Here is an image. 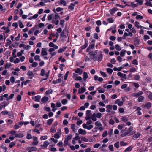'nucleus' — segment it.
<instances>
[{
    "instance_id": "1",
    "label": "nucleus",
    "mask_w": 152,
    "mask_h": 152,
    "mask_svg": "<svg viewBox=\"0 0 152 152\" xmlns=\"http://www.w3.org/2000/svg\"><path fill=\"white\" fill-rule=\"evenodd\" d=\"M98 50H95L94 51H91L89 52V54L92 57V58L94 59L95 61H100L103 58V55L101 51H99L97 53Z\"/></svg>"
},
{
    "instance_id": "2",
    "label": "nucleus",
    "mask_w": 152,
    "mask_h": 152,
    "mask_svg": "<svg viewBox=\"0 0 152 152\" xmlns=\"http://www.w3.org/2000/svg\"><path fill=\"white\" fill-rule=\"evenodd\" d=\"M95 125L97 126V127H95V128L96 129H97L99 130L102 131L104 129L103 127H102V124L101 123L98 121H97L95 123Z\"/></svg>"
},
{
    "instance_id": "3",
    "label": "nucleus",
    "mask_w": 152,
    "mask_h": 152,
    "mask_svg": "<svg viewBox=\"0 0 152 152\" xmlns=\"http://www.w3.org/2000/svg\"><path fill=\"white\" fill-rule=\"evenodd\" d=\"M122 100H121L120 99H118L116 100L115 102V104H117L119 106H121L123 104L124 101V97L122 98Z\"/></svg>"
},
{
    "instance_id": "4",
    "label": "nucleus",
    "mask_w": 152,
    "mask_h": 152,
    "mask_svg": "<svg viewBox=\"0 0 152 152\" xmlns=\"http://www.w3.org/2000/svg\"><path fill=\"white\" fill-rule=\"evenodd\" d=\"M85 43L83 45H82L80 47V49L81 50L85 49L86 48L88 45V40L86 38H85L84 39Z\"/></svg>"
},
{
    "instance_id": "5",
    "label": "nucleus",
    "mask_w": 152,
    "mask_h": 152,
    "mask_svg": "<svg viewBox=\"0 0 152 152\" xmlns=\"http://www.w3.org/2000/svg\"><path fill=\"white\" fill-rule=\"evenodd\" d=\"M143 94V92L142 91H140L137 93H132L131 95L133 97H139L141 96Z\"/></svg>"
},
{
    "instance_id": "6",
    "label": "nucleus",
    "mask_w": 152,
    "mask_h": 152,
    "mask_svg": "<svg viewBox=\"0 0 152 152\" xmlns=\"http://www.w3.org/2000/svg\"><path fill=\"white\" fill-rule=\"evenodd\" d=\"M57 128V124L55 123L52 126L50 129L51 132H56Z\"/></svg>"
},
{
    "instance_id": "7",
    "label": "nucleus",
    "mask_w": 152,
    "mask_h": 152,
    "mask_svg": "<svg viewBox=\"0 0 152 152\" xmlns=\"http://www.w3.org/2000/svg\"><path fill=\"white\" fill-rule=\"evenodd\" d=\"M133 129V127L131 126L126 132L128 134V136L132 135L133 134V133L132 132H131Z\"/></svg>"
},
{
    "instance_id": "8",
    "label": "nucleus",
    "mask_w": 152,
    "mask_h": 152,
    "mask_svg": "<svg viewBox=\"0 0 152 152\" xmlns=\"http://www.w3.org/2000/svg\"><path fill=\"white\" fill-rule=\"evenodd\" d=\"M118 10V9L116 7H114L113 8L110 9L109 10V11L111 15H113L116 11H117Z\"/></svg>"
},
{
    "instance_id": "9",
    "label": "nucleus",
    "mask_w": 152,
    "mask_h": 152,
    "mask_svg": "<svg viewBox=\"0 0 152 152\" xmlns=\"http://www.w3.org/2000/svg\"><path fill=\"white\" fill-rule=\"evenodd\" d=\"M135 26L137 28H141L144 29H149V28H146V27L142 26L141 25H139V22L136 21L135 22Z\"/></svg>"
},
{
    "instance_id": "10",
    "label": "nucleus",
    "mask_w": 152,
    "mask_h": 152,
    "mask_svg": "<svg viewBox=\"0 0 152 152\" xmlns=\"http://www.w3.org/2000/svg\"><path fill=\"white\" fill-rule=\"evenodd\" d=\"M37 25H35L33 27L31 28V29L28 31V34H32L36 28H37Z\"/></svg>"
},
{
    "instance_id": "11",
    "label": "nucleus",
    "mask_w": 152,
    "mask_h": 152,
    "mask_svg": "<svg viewBox=\"0 0 152 152\" xmlns=\"http://www.w3.org/2000/svg\"><path fill=\"white\" fill-rule=\"evenodd\" d=\"M78 133L84 135L86 134V132L85 130H83L81 128H80L78 131Z\"/></svg>"
},
{
    "instance_id": "12",
    "label": "nucleus",
    "mask_w": 152,
    "mask_h": 152,
    "mask_svg": "<svg viewBox=\"0 0 152 152\" xmlns=\"http://www.w3.org/2000/svg\"><path fill=\"white\" fill-rule=\"evenodd\" d=\"M113 107V106L112 105L109 104L106 106V108L107 110L106 112L107 113H109L110 112L111 110H112Z\"/></svg>"
},
{
    "instance_id": "13",
    "label": "nucleus",
    "mask_w": 152,
    "mask_h": 152,
    "mask_svg": "<svg viewBox=\"0 0 152 152\" xmlns=\"http://www.w3.org/2000/svg\"><path fill=\"white\" fill-rule=\"evenodd\" d=\"M86 89L85 87H82L78 91L79 94H82L86 91Z\"/></svg>"
},
{
    "instance_id": "14",
    "label": "nucleus",
    "mask_w": 152,
    "mask_h": 152,
    "mask_svg": "<svg viewBox=\"0 0 152 152\" xmlns=\"http://www.w3.org/2000/svg\"><path fill=\"white\" fill-rule=\"evenodd\" d=\"M117 75L118 76L121 77L124 79H126V75L125 74H123L121 72H119L117 73Z\"/></svg>"
},
{
    "instance_id": "15",
    "label": "nucleus",
    "mask_w": 152,
    "mask_h": 152,
    "mask_svg": "<svg viewBox=\"0 0 152 152\" xmlns=\"http://www.w3.org/2000/svg\"><path fill=\"white\" fill-rule=\"evenodd\" d=\"M95 40L94 39L92 40L90 42V43L89 46L92 49H93L95 46Z\"/></svg>"
},
{
    "instance_id": "16",
    "label": "nucleus",
    "mask_w": 152,
    "mask_h": 152,
    "mask_svg": "<svg viewBox=\"0 0 152 152\" xmlns=\"http://www.w3.org/2000/svg\"><path fill=\"white\" fill-rule=\"evenodd\" d=\"M58 4L59 5H63V6H66V3L65 0H60L58 2Z\"/></svg>"
},
{
    "instance_id": "17",
    "label": "nucleus",
    "mask_w": 152,
    "mask_h": 152,
    "mask_svg": "<svg viewBox=\"0 0 152 152\" xmlns=\"http://www.w3.org/2000/svg\"><path fill=\"white\" fill-rule=\"evenodd\" d=\"M75 124H73L71 125V128L72 130V131L74 132H76L77 130V128H75Z\"/></svg>"
},
{
    "instance_id": "18",
    "label": "nucleus",
    "mask_w": 152,
    "mask_h": 152,
    "mask_svg": "<svg viewBox=\"0 0 152 152\" xmlns=\"http://www.w3.org/2000/svg\"><path fill=\"white\" fill-rule=\"evenodd\" d=\"M67 47L66 46H64L62 48H60L58 50V53H61L64 52L65 50L66 49Z\"/></svg>"
},
{
    "instance_id": "19",
    "label": "nucleus",
    "mask_w": 152,
    "mask_h": 152,
    "mask_svg": "<svg viewBox=\"0 0 152 152\" xmlns=\"http://www.w3.org/2000/svg\"><path fill=\"white\" fill-rule=\"evenodd\" d=\"M126 5L128 6H132V8H134L137 7L138 6V4H134V2H132L130 5L128 4H126Z\"/></svg>"
},
{
    "instance_id": "20",
    "label": "nucleus",
    "mask_w": 152,
    "mask_h": 152,
    "mask_svg": "<svg viewBox=\"0 0 152 152\" xmlns=\"http://www.w3.org/2000/svg\"><path fill=\"white\" fill-rule=\"evenodd\" d=\"M41 53L43 56L46 55L48 53L45 48H43L42 49Z\"/></svg>"
},
{
    "instance_id": "21",
    "label": "nucleus",
    "mask_w": 152,
    "mask_h": 152,
    "mask_svg": "<svg viewBox=\"0 0 152 152\" xmlns=\"http://www.w3.org/2000/svg\"><path fill=\"white\" fill-rule=\"evenodd\" d=\"M49 98L46 96H44L41 99V102L43 103H45L48 100Z\"/></svg>"
},
{
    "instance_id": "22",
    "label": "nucleus",
    "mask_w": 152,
    "mask_h": 152,
    "mask_svg": "<svg viewBox=\"0 0 152 152\" xmlns=\"http://www.w3.org/2000/svg\"><path fill=\"white\" fill-rule=\"evenodd\" d=\"M83 77L84 80L85 81H86V79L88 77V74L87 72H83Z\"/></svg>"
},
{
    "instance_id": "23",
    "label": "nucleus",
    "mask_w": 152,
    "mask_h": 152,
    "mask_svg": "<svg viewBox=\"0 0 152 152\" xmlns=\"http://www.w3.org/2000/svg\"><path fill=\"white\" fill-rule=\"evenodd\" d=\"M140 135L141 134L140 133H138L133 136L132 137V139L134 140H135L137 139L138 137H139L140 136Z\"/></svg>"
},
{
    "instance_id": "24",
    "label": "nucleus",
    "mask_w": 152,
    "mask_h": 152,
    "mask_svg": "<svg viewBox=\"0 0 152 152\" xmlns=\"http://www.w3.org/2000/svg\"><path fill=\"white\" fill-rule=\"evenodd\" d=\"M140 44V40L137 37L134 39V45L136 46L137 45H139Z\"/></svg>"
},
{
    "instance_id": "25",
    "label": "nucleus",
    "mask_w": 152,
    "mask_h": 152,
    "mask_svg": "<svg viewBox=\"0 0 152 152\" xmlns=\"http://www.w3.org/2000/svg\"><path fill=\"white\" fill-rule=\"evenodd\" d=\"M49 144V143L48 141H46L44 142V144L43 145H41V146L44 147V148H46L47 147L48 145Z\"/></svg>"
},
{
    "instance_id": "26",
    "label": "nucleus",
    "mask_w": 152,
    "mask_h": 152,
    "mask_svg": "<svg viewBox=\"0 0 152 152\" xmlns=\"http://www.w3.org/2000/svg\"><path fill=\"white\" fill-rule=\"evenodd\" d=\"M49 46L50 47H53L55 49H57V45L54 44L52 42H50L49 44Z\"/></svg>"
},
{
    "instance_id": "27",
    "label": "nucleus",
    "mask_w": 152,
    "mask_h": 152,
    "mask_svg": "<svg viewBox=\"0 0 152 152\" xmlns=\"http://www.w3.org/2000/svg\"><path fill=\"white\" fill-rule=\"evenodd\" d=\"M75 72L76 73H78L79 75H81L83 72L82 69L78 68L75 71Z\"/></svg>"
},
{
    "instance_id": "28",
    "label": "nucleus",
    "mask_w": 152,
    "mask_h": 152,
    "mask_svg": "<svg viewBox=\"0 0 152 152\" xmlns=\"http://www.w3.org/2000/svg\"><path fill=\"white\" fill-rule=\"evenodd\" d=\"M15 137L20 138L23 137L24 135L22 133H16L15 134Z\"/></svg>"
},
{
    "instance_id": "29",
    "label": "nucleus",
    "mask_w": 152,
    "mask_h": 152,
    "mask_svg": "<svg viewBox=\"0 0 152 152\" xmlns=\"http://www.w3.org/2000/svg\"><path fill=\"white\" fill-rule=\"evenodd\" d=\"M64 31L65 30H63V31L61 32V33L60 34L61 37L63 38L66 37V35L64 34Z\"/></svg>"
},
{
    "instance_id": "30",
    "label": "nucleus",
    "mask_w": 152,
    "mask_h": 152,
    "mask_svg": "<svg viewBox=\"0 0 152 152\" xmlns=\"http://www.w3.org/2000/svg\"><path fill=\"white\" fill-rule=\"evenodd\" d=\"M151 106V104L150 102H147L144 106V107H146L147 109H149Z\"/></svg>"
},
{
    "instance_id": "31",
    "label": "nucleus",
    "mask_w": 152,
    "mask_h": 152,
    "mask_svg": "<svg viewBox=\"0 0 152 152\" xmlns=\"http://www.w3.org/2000/svg\"><path fill=\"white\" fill-rule=\"evenodd\" d=\"M19 44V42H15L13 43L12 45V46L14 48H17Z\"/></svg>"
},
{
    "instance_id": "32",
    "label": "nucleus",
    "mask_w": 152,
    "mask_h": 152,
    "mask_svg": "<svg viewBox=\"0 0 152 152\" xmlns=\"http://www.w3.org/2000/svg\"><path fill=\"white\" fill-rule=\"evenodd\" d=\"M126 52V50L122 49L120 52V55L122 57H124L125 56Z\"/></svg>"
},
{
    "instance_id": "33",
    "label": "nucleus",
    "mask_w": 152,
    "mask_h": 152,
    "mask_svg": "<svg viewBox=\"0 0 152 152\" xmlns=\"http://www.w3.org/2000/svg\"><path fill=\"white\" fill-rule=\"evenodd\" d=\"M138 3V5H142L143 2V0H136L135 1Z\"/></svg>"
},
{
    "instance_id": "34",
    "label": "nucleus",
    "mask_w": 152,
    "mask_h": 152,
    "mask_svg": "<svg viewBox=\"0 0 152 152\" xmlns=\"http://www.w3.org/2000/svg\"><path fill=\"white\" fill-rule=\"evenodd\" d=\"M121 119L122 121L124 122H126L128 120L127 118L125 116H122Z\"/></svg>"
},
{
    "instance_id": "35",
    "label": "nucleus",
    "mask_w": 152,
    "mask_h": 152,
    "mask_svg": "<svg viewBox=\"0 0 152 152\" xmlns=\"http://www.w3.org/2000/svg\"><path fill=\"white\" fill-rule=\"evenodd\" d=\"M107 21L110 23H113L114 22V20L112 18H108L107 19Z\"/></svg>"
},
{
    "instance_id": "36",
    "label": "nucleus",
    "mask_w": 152,
    "mask_h": 152,
    "mask_svg": "<svg viewBox=\"0 0 152 152\" xmlns=\"http://www.w3.org/2000/svg\"><path fill=\"white\" fill-rule=\"evenodd\" d=\"M27 149L31 151H35L37 150V148L34 147H28V148Z\"/></svg>"
},
{
    "instance_id": "37",
    "label": "nucleus",
    "mask_w": 152,
    "mask_h": 152,
    "mask_svg": "<svg viewBox=\"0 0 152 152\" xmlns=\"http://www.w3.org/2000/svg\"><path fill=\"white\" fill-rule=\"evenodd\" d=\"M65 21L64 20L62 19L60 20V25H61V26L62 28H63L64 27V24Z\"/></svg>"
},
{
    "instance_id": "38",
    "label": "nucleus",
    "mask_w": 152,
    "mask_h": 152,
    "mask_svg": "<svg viewBox=\"0 0 152 152\" xmlns=\"http://www.w3.org/2000/svg\"><path fill=\"white\" fill-rule=\"evenodd\" d=\"M133 148L132 146H130L126 148L124 151V152L130 151L132 150Z\"/></svg>"
},
{
    "instance_id": "39",
    "label": "nucleus",
    "mask_w": 152,
    "mask_h": 152,
    "mask_svg": "<svg viewBox=\"0 0 152 152\" xmlns=\"http://www.w3.org/2000/svg\"><path fill=\"white\" fill-rule=\"evenodd\" d=\"M6 41L8 42L6 44L5 46L6 47H8L11 43L12 42L9 38L7 39L6 40Z\"/></svg>"
},
{
    "instance_id": "40",
    "label": "nucleus",
    "mask_w": 152,
    "mask_h": 152,
    "mask_svg": "<svg viewBox=\"0 0 152 152\" xmlns=\"http://www.w3.org/2000/svg\"><path fill=\"white\" fill-rule=\"evenodd\" d=\"M35 99L34 101L36 102H39V99L41 98V96L40 95H38L35 96Z\"/></svg>"
},
{
    "instance_id": "41",
    "label": "nucleus",
    "mask_w": 152,
    "mask_h": 152,
    "mask_svg": "<svg viewBox=\"0 0 152 152\" xmlns=\"http://www.w3.org/2000/svg\"><path fill=\"white\" fill-rule=\"evenodd\" d=\"M144 98L143 96H140L138 97V101L139 102H142L143 101V100L144 99Z\"/></svg>"
},
{
    "instance_id": "42",
    "label": "nucleus",
    "mask_w": 152,
    "mask_h": 152,
    "mask_svg": "<svg viewBox=\"0 0 152 152\" xmlns=\"http://www.w3.org/2000/svg\"><path fill=\"white\" fill-rule=\"evenodd\" d=\"M6 86L5 85H3L2 86H0V92H2V91H4L6 89Z\"/></svg>"
},
{
    "instance_id": "43",
    "label": "nucleus",
    "mask_w": 152,
    "mask_h": 152,
    "mask_svg": "<svg viewBox=\"0 0 152 152\" xmlns=\"http://www.w3.org/2000/svg\"><path fill=\"white\" fill-rule=\"evenodd\" d=\"M91 119L92 120L94 121H96L97 120V119L96 118V115L95 113H94L91 117Z\"/></svg>"
},
{
    "instance_id": "44",
    "label": "nucleus",
    "mask_w": 152,
    "mask_h": 152,
    "mask_svg": "<svg viewBox=\"0 0 152 152\" xmlns=\"http://www.w3.org/2000/svg\"><path fill=\"white\" fill-rule=\"evenodd\" d=\"M58 61H61L62 62H64L66 60L64 58H62V56H61L59 58Z\"/></svg>"
},
{
    "instance_id": "45",
    "label": "nucleus",
    "mask_w": 152,
    "mask_h": 152,
    "mask_svg": "<svg viewBox=\"0 0 152 152\" xmlns=\"http://www.w3.org/2000/svg\"><path fill=\"white\" fill-rule=\"evenodd\" d=\"M123 69V67H119L118 68H117L116 67H114L113 70L115 71H118L121 70Z\"/></svg>"
},
{
    "instance_id": "46",
    "label": "nucleus",
    "mask_w": 152,
    "mask_h": 152,
    "mask_svg": "<svg viewBox=\"0 0 152 152\" xmlns=\"http://www.w3.org/2000/svg\"><path fill=\"white\" fill-rule=\"evenodd\" d=\"M46 73H45V70L43 69H42L41 70L40 75L42 76H43L45 75V74Z\"/></svg>"
},
{
    "instance_id": "47",
    "label": "nucleus",
    "mask_w": 152,
    "mask_h": 152,
    "mask_svg": "<svg viewBox=\"0 0 152 152\" xmlns=\"http://www.w3.org/2000/svg\"><path fill=\"white\" fill-rule=\"evenodd\" d=\"M34 59L35 61L39 60L40 61L41 60L40 58V56L38 55H35L34 56Z\"/></svg>"
},
{
    "instance_id": "48",
    "label": "nucleus",
    "mask_w": 152,
    "mask_h": 152,
    "mask_svg": "<svg viewBox=\"0 0 152 152\" xmlns=\"http://www.w3.org/2000/svg\"><path fill=\"white\" fill-rule=\"evenodd\" d=\"M74 6L70 5L68 6V9L71 11H73L74 9Z\"/></svg>"
},
{
    "instance_id": "49",
    "label": "nucleus",
    "mask_w": 152,
    "mask_h": 152,
    "mask_svg": "<svg viewBox=\"0 0 152 152\" xmlns=\"http://www.w3.org/2000/svg\"><path fill=\"white\" fill-rule=\"evenodd\" d=\"M53 121L52 119H49L47 121V123L48 125H50L52 124Z\"/></svg>"
},
{
    "instance_id": "50",
    "label": "nucleus",
    "mask_w": 152,
    "mask_h": 152,
    "mask_svg": "<svg viewBox=\"0 0 152 152\" xmlns=\"http://www.w3.org/2000/svg\"><path fill=\"white\" fill-rule=\"evenodd\" d=\"M51 107L53 108L52 110L53 112H55L56 110V109H55L54 108L55 107V104L53 103H52L51 104Z\"/></svg>"
},
{
    "instance_id": "51",
    "label": "nucleus",
    "mask_w": 152,
    "mask_h": 152,
    "mask_svg": "<svg viewBox=\"0 0 152 152\" xmlns=\"http://www.w3.org/2000/svg\"><path fill=\"white\" fill-rule=\"evenodd\" d=\"M49 76V72H46L45 74V78H42L41 80V81H42L44 80H46L47 78Z\"/></svg>"
},
{
    "instance_id": "52",
    "label": "nucleus",
    "mask_w": 152,
    "mask_h": 152,
    "mask_svg": "<svg viewBox=\"0 0 152 152\" xmlns=\"http://www.w3.org/2000/svg\"><path fill=\"white\" fill-rule=\"evenodd\" d=\"M61 103L62 104L64 105L68 102V100L66 99H63L61 101Z\"/></svg>"
},
{
    "instance_id": "53",
    "label": "nucleus",
    "mask_w": 152,
    "mask_h": 152,
    "mask_svg": "<svg viewBox=\"0 0 152 152\" xmlns=\"http://www.w3.org/2000/svg\"><path fill=\"white\" fill-rule=\"evenodd\" d=\"M115 48L117 51H120L121 49L120 46L118 44L115 45Z\"/></svg>"
},
{
    "instance_id": "54",
    "label": "nucleus",
    "mask_w": 152,
    "mask_h": 152,
    "mask_svg": "<svg viewBox=\"0 0 152 152\" xmlns=\"http://www.w3.org/2000/svg\"><path fill=\"white\" fill-rule=\"evenodd\" d=\"M107 131H105L103 132V133L102 134V136L103 137H105L107 136Z\"/></svg>"
},
{
    "instance_id": "55",
    "label": "nucleus",
    "mask_w": 152,
    "mask_h": 152,
    "mask_svg": "<svg viewBox=\"0 0 152 152\" xmlns=\"http://www.w3.org/2000/svg\"><path fill=\"white\" fill-rule=\"evenodd\" d=\"M114 146L117 148H118L119 147V142H115L114 144Z\"/></svg>"
},
{
    "instance_id": "56",
    "label": "nucleus",
    "mask_w": 152,
    "mask_h": 152,
    "mask_svg": "<svg viewBox=\"0 0 152 152\" xmlns=\"http://www.w3.org/2000/svg\"><path fill=\"white\" fill-rule=\"evenodd\" d=\"M69 73V72L67 71L66 72V73L65 74L64 77V79L65 80H66L67 79V77H68V75Z\"/></svg>"
},
{
    "instance_id": "57",
    "label": "nucleus",
    "mask_w": 152,
    "mask_h": 152,
    "mask_svg": "<svg viewBox=\"0 0 152 152\" xmlns=\"http://www.w3.org/2000/svg\"><path fill=\"white\" fill-rule=\"evenodd\" d=\"M68 140H66V139H65L63 144L64 146L65 147L68 144Z\"/></svg>"
},
{
    "instance_id": "58",
    "label": "nucleus",
    "mask_w": 152,
    "mask_h": 152,
    "mask_svg": "<svg viewBox=\"0 0 152 152\" xmlns=\"http://www.w3.org/2000/svg\"><path fill=\"white\" fill-rule=\"evenodd\" d=\"M8 114L9 115V118L12 119L14 118V115L12 112H10L9 113H8Z\"/></svg>"
},
{
    "instance_id": "59",
    "label": "nucleus",
    "mask_w": 152,
    "mask_h": 152,
    "mask_svg": "<svg viewBox=\"0 0 152 152\" xmlns=\"http://www.w3.org/2000/svg\"><path fill=\"white\" fill-rule=\"evenodd\" d=\"M10 80L11 82L13 83L15 81V79L13 76H12L10 77Z\"/></svg>"
},
{
    "instance_id": "60",
    "label": "nucleus",
    "mask_w": 152,
    "mask_h": 152,
    "mask_svg": "<svg viewBox=\"0 0 152 152\" xmlns=\"http://www.w3.org/2000/svg\"><path fill=\"white\" fill-rule=\"evenodd\" d=\"M19 26L20 28H23L24 27V26L20 21L19 22Z\"/></svg>"
},
{
    "instance_id": "61",
    "label": "nucleus",
    "mask_w": 152,
    "mask_h": 152,
    "mask_svg": "<svg viewBox=\"0 0 152 152\" xmlns=\"http://www.w3.org/2000/svg\"><path fill=\"white\" fill-rule=\"evenodd\" d=\"M143 17L140 15H137L136 17V19L137 20L138 19H143Z\"/></svg>"
},
{
    "instance_id": "62",
    "label": "nucleus",
    "mask_w": 152,
    "mask_h": 152,
    "mask_svg": "<svg viewBox=\"0 0 152 152\" xmlns=\"http://www.w3.org/2000/svg\"><path fill=\"white\" fill-rule=\"evenodd\" d=\"M53 16V15L52 14L49 15L48 18V20H51L52 19Z\"/></svg>"
},
{
    "instance_id": "63",
    "label": "nucleus",
    "mask_w": 152,
    "mask_h": 152,
    "mask_svg": "<svg viewBox=\"0 0 152 152\" xmlns=\"http://www.w3.org/2000/svg\"><path fill=\"white\" fill-rule=\"evenodd\" d=\"M107 72L109 74H111L113 72V70L109 68H107Z\"/></svg>"
},
{
    "instance_id": "64",
    "label": "nucleus",
    "mask_w": 152,
    "mask_h": 152,
    "mask_svg": "<svg viewBox=\"0 0 152 152\" xmlns=\"http://www.w3.org/2000/svg\"><path fill=\"white\" fill-rule=\"evenodd\" d=\"M102 116V114L100 113H98L96 114V117L98 118H100Z\"/></svg>"
}]
</instances>
